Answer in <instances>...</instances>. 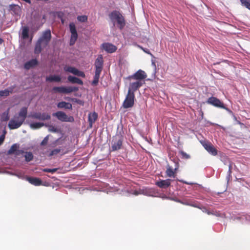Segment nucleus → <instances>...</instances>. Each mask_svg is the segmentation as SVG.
Instances as JSON below:
<instances>
[{"label":"nucleus","mask_w":250,"mask_h":250,"mask_svg":"<svg viewBox=\"0 0 250 250\" xmlns=\"http://www.w3.org/2000/svg\"><path fill=\"white\" fill-rule=\"evenodd\" d=\"M98 118V114L95 112L90 113L88 114V122L90 127H92L93 124L94 123Z\"/></svg>","instance_id":"obj_19"},{"label":"nucleus","mask_w":250,"mask_h":250,"mask_svg":"<svg viewBox=\"0 0 250 250\" xmlns=\"http://www.w3.org/2000/svg\"><path fill=\"white\" fill-rule=\"evenodd\" d=\"M37 64L38 61L36 59H32L24 63V67L25 69L29 70L37 65Z\"/></svg>","instance_id":"obj_20"},{"label":"nucleus","mask_w":250,"mask_h":250,"mask_svg":"<svg viewBox=\"0 0 250 250\" xmlns=\"http://www.w3.org/2000/svg\"><path fill=\"white\" fill-rule=\"evenodd\" d=\"M53 116L56 117L58 120L62 122H73L74 119L72 116H68L64 112L58 111L53 114Z\"/></svg>","instance_id":"obj_7"},{"label":"nucleus","mask_w":250,"mask_h":250,"mask_svg":"<svg viewBox=\"0 0 250 250\" xmlns=\"http://www.w3.org/2000/svg\"><path fill=\"white\" fill-rule=\"evenodd\" d=\"M170 183L171 180L168 179L166 180H161L159 181H157L155 184L160 188H166L170 185Z\"/></svg>","instance_id":"obj_15"},{"label":"nucleus","mask_w":250,"mask_h":250,"mask_svg":"<svg viewBox=\"0 0 250 250\" xmlns=\"http://www.w3.org/2000/svg\"><path fill=\"white\" fill-rule=\"evenodd\" d=\"M3 42V39H2L1 38H0V44H2Z\"/></svg>","instance_id":"obj_45"},{"label":"nucleus","mask_w":250,"mask_h":250,"mask_svg":"<svg viewBox=\"0 0 250 250\" xmlns=\"http://www.w3.org/2000/svg\"><path fill=\"white\" fill-rule=\"evenodd\" d=\"M152 64H153L154 66H155V62H152Z\"/></svg>","instance_id":"obj_47"},{"label":"nucleus","mask_w":250,"mask_h":250,"mask_svg":"<svg viewBox=\"0 0 250 250\" xmlns=\"http://www.w3.org/2000/svg\"><path fill=\"white\" fill-rule=\"evenodd\" d=\"M78 90V88L76 86H60L54 87L52 91L54 93L68 94L72 92H76Z\"/></svg>","instance_id":"obj_4"},{"label":"nucleus","mask_w":250,"mask_h":250,"mask_svg":"<svg viewBox=\"0 0 250 250\" xmlns=\"http://www.w3.org/2000/svg\"><path fill=\"white\" fill-rule=\"evenodd\" d=\"M19 148V145L17 144H14L11 146L10 148L7 151L8 155L15 154L17 150V149Z\"/></svg>","instance_id":"obj_27"},{"label":"nucleus","mask_w":250,"mask_h":250,"mask_svg":"<svg viewBox=\"0 0 250 250\" xmlns=\"http://www.w3.org/2000/svg\"><path fill=\"white\" fill-rule=\"evenodd\" d=\"M179 202L183 205L190 206V204L188 202H182V201H180Z\"/></svg>","instance_id":"obj_43"},{"label":"nucleus","mask_w":250,"mask_h":250,"mask_svg":"<svg viewBox=\"0 0 250 250\" xmlns=\"http://www.w3.org/2000/svg\"><path fill=\"white\" fill-rule=\"evenodd\" d=\"M24 157L25 161L28 162L32 160L33 158V155L32 153L30 152H26Z\"/></svg>","instance_id":"obj_32"},{"label":"nucleus","mask_w":250,"mask_h":250,"mask_svg":"<svg viewBox=\"0 0 250 250\" xmlns=\"http://www.w3.org/2000/svg\"><path fill=\"white\" fill-rule=\"evenodd\" d=\"M87 16L85 15L79 16L77 17V20L82 22H84L87 21Z\"/></svg>","instance_id":"obj_35"},{"label":"nucleus","mask_w":250,"mask_h":250,"mask_svg":"<svg viewBox=\"0 0 250 250\" xmlns=\"http://www.w3.org/2000/svg\"><path fill=\"white\" fill-rule=\"evenodd\" d=\"M64 149L62 148L61 147H60L59 148L54 149L53 150H51L49 154V156H53L57 155V154L61 153L62 155H63L65 154V152L63 151Z\"/></svg>","instance_id":"obj_25"},{"label":"nucleus","mask_w":250,"mask_h":250,"mask_svg":"<svg viewBox=\"0 0 250 250\" xmlns=\"http://www.w3.org/2000/svg\"><path fill=\"white\" fill-rule=\"evenodd\" d=\"M24 153L25 152L23 150L19 149V148H18L17 150H16V152L15 153V155L16 156H20L21 155H23Z\"/></svg>","instance_id":"obj_39"},{"label":"nucleus","mask_w":250,"mask_h":250,"mask_svg":"<svg viewBox=\"0 0 250 250\" xmlns=\"http://www.w3.org/2000/svg\"><path fill=\"white\" fill-rule=\"evenodd\" d=\"M44 125V124L43 123H32L30 125V126L32 128H40L42 126H43Z\"/></svg>","instance_id":"obj_34"},{"label":"nucleus","mask_w":250,"mask_h":250,"mask_svg":"<svg viewBox=\"0 0 250 250\" xmlns=\"http://www.w3.org/2000/svg\"><path fill=\"white\" fill-rule=\"evenodd\" d=\"M9 119L8 111L3 112L1 116V121L6 122Z\"/></svg>","instance_id":"obj_31"},{"label":"nucleus","mask_w":250,"mask_h":250,"mask_svg":"<svg viewBox=\"0 0 250 250\" xmlns=\"http://www.w3.org/2000/svg\"><path fill=\"white\" fill-rule=\"evenodd\" d=\"M64 70L66 72H68L72 73L74 75H77L79 77L85 78V75L83 72L77 69L74 67L65 66L64 67Z\"/></svg>","instance_id":"obj_11"},{"label":"nucleus","mask_w":250,"mask_h":250,"mask_svg":"<svg viewBox=\"0 0 250 250\" xmlns=\"http://www.w3.org/2000/svg\"><path fill=\"white\" fill-rule=\"evenodd\" d=\"M190 206L200 208L196 204H190Z\"/></svg>","instance_id":"obj_42"},{"label":"nucleus","mask_w":250,"mask_h":250,"mask_svg":"<svg viewBox=\"0 0 250 250\" xmlns=\"http://www.w3.org/2000/svg\"><path fill=\"white\" fill-rule=\"evenodd\" d=\"M46 81L60 82L61 81V78L58 75H50L46 78Z\"/></svg>","instance_id":"obj_26"},{"label":"nucleus","mask_w":250,"mask_h":250,"mask_svg":"<svg viewBox=\"0 0 250 250\" xmlns=\"http://www.w3.org/2000/svg\"><path fill=\"white\" fill-rule=\"evenodd\" d=\"M32 117L34 119L40 120H49L51 118L50 116L47 113H35L32 115Z\"/></svg>","instance_id":"obj_17"},{"label":"nucleus","mask_w":250,"mask_h":250,"mask_svg":"<svg viewBox=\"0 0 250 250\" xmlns=\"http://www.w3.org/2000/svg\"><path fill=\"white\" fill-rule=\"evenodd\" d=\"M242 5L250 10V0H240Z\"/></svg>","instance_id":"obj_33"},{"label":"nucleus","mask_w":250,"mask_h":250,"mask_svg":"<svg viewBox=\"0 0 250 250\" xmlns=\"http://www.w3.org/2000/svg\"><path fill=\"white\" fill-rule=\"evenodd\" d=\"M21 36L23 39H27L29 37V29L27 26H24L22 28Z\"/></svg>","instance_id":"obj_29"},{"label":"nucleus","mask_w":250,"mask_h":250,"mask_svg":"<svg viewBox=\"0 0 250 250\" xmlns=\"http://www.w3.org/2000/svg\"><path fill=\"white\" fill-rule=\"evenodd\" d=\"M68 81L72 83H78L80 85L83 84V82L76 77L69 76L68 77Z\"/></svg>","instance_id":"obj_23"},{"label":"nucleus","mask_w":250,"mask_h":250,"mask_svg":"<svg viewBox=\"0 0 250 250\" xmlns=\"http://www.w3.org/2000/svg\"><path fill=\"white\" fill-rule=\"evenodd\" d=\"M103 48L107 52L112 53L115 52L117 50V47L114 45L109 43H104L102 44Z\"/></svg>","instance_id":"obj_16"},{"label":"nucleus","mask_w":250,"mask_h":250,"mask_svg":"<svg viewBox=\"0 0 250 250\" xmlns=\"http://www.w3.org/2000/svg\"><path fill=\"white\" fill-rule=\"evenodd\" d=\"M6 133V130H4L3 131V134H4V136H5Z\"/></svg>","instance_id":"obj_46"},{"label":"nucleus","mask_w":250,"mask_h":250,"mask_svg":"<svg viewBox=\"0 0 250 250\" xmlns=\"http://www.w3.org/2000/svg\"><path fill=\"white\" fill-rule=\"evenodd\" d=\"M167 175L169 177H175V172L170 167H168L166 170Z\"/></svg>","instance_id":"obj_30"},{"label":"nucleus","mask_w":250,"mask_h":250,"mask_svg":"<svg viewBox=\"0 0 250 250\" xmlns=\"http://www.w3.org/2000/svg\"><path fill=\"white\" fill-rule=\"evenodd\" d=\"M143 83L142 82L136 81L135 82L131 83L129 84L128 92H130V93H134V92L141 87Z\"/></svg>","instance_id":"obj_13"},{"label":"nucleus","mask_w":250,"mask_h":250,"mask_svg":"<svg viewBox=\"0 0 250 250\" xmlns=\"http://www.w3.org/2000/svg\"><path fill=\"white\" fill-rule=\"evenodd\" d=\"M103 58L102 55L98 56L95 62V72L101 73L103 67Z\"/></svg>","instance_id":"obj_12"},{"label":"nucleus","mask_w":250,"mask_h":250,"mask_svg":"<svg viewBox=\"0 0 250 250\" xmlns=\"http://www.w3.org/2000/svg\"><path fill=\"white\" fill-rule=\"evenodd\" d=\"M147 77V75L146 73L141 70L139 69L137 72H136L133 75L129 76L127 77V79L128 80H135L137 81L142 82Z\"/></svg>","instance_id":"obj_6"},{"label":"nucleus","mask_w":250,"mask_h":250,"mask_svg":"<svg viewBox=\"0 0 250 250\" xmlns=\"http://www.w3.org/2000/svg\"><path fill=\"white\" fill-rule=\"evenodd\" d=\"M180 154L182 156V158L186 159H188L190 158L189 155L187 153H186L185 152H184L183 151H180Z\"/></svg>","instance_id":"obj_36"},{"label":"nucleus","mask_w":250,"mask_h":250,"mask_svg":"<svg viewBox=\"0 0 250 250\" xmlns=\"http://www.w3.org/2000/svg\"><path fill=\"white\" fill-rule=\"evenodd\" d=\"M135 94L127 92L125 99L123 102V106L125 108L132 107L134 104Z\"/></svg>","instance_id":"obj_5"},{"label":"nucleus","mask_w":250,"mask_h":250,"mask_svg":"<svg viewBox=\"0 0 250 250\" xmlns=\"http://www.w3.org/2000/svg\"><path fill=\"white\" fill-rule=\"evenodd\" d=\"M57 107L59 108H65L67 109H72V105L70 103L63 101L58 103L57 104Z\"/></svg>","instance_id":"obj_21"},{"label":"nucleus","mask_w":250,"mask_h":250,"mask_svg":"<svg viewBox=\"0 0 250 250\" xmlns=\"http://www.w3.org/2000/svg\"><path fill=\"white\" fill-rule=\"evenodd\" d=\"M207 103L217 107H220L225 109H227L224 104L221 102L220 100L214 97L209 98L208 99Z\"/></svg>","instance_id":"obj_10"},{"label":"nucleus","mask_w":250,"mask_h":250,"mask_svg":"<svg viewBox=\"0 0 250 250\" xmlns=\"http://www.w3.org/2000/svg\"><path fill=\"white\" fill-rule=\"evenodd\" d=\"M123 144V139L121 136L116 135L114 137L112 141V149L113 151H116L121 148Z\"/></svg>","instance_id":"obj_9"},{"label":"nucleus","mask_w":250,"mask_h":250,"mask_svg":"<svg viewBox=\"0 0 250 250\" xmlns=\"http://www.w3.org/2000/svg\"><path fill=\"white\" fill-rule=\"evenodd\" d=\"M62 23H63V22H64L63 20L62 19Z\"/></svg>","instance_id":"obj_48"},{"label":"nucleus","mask_w":250,"mask_h":250,"mask_svg":"<svg viewBox=\"0 0 250 250\" xmlns=\"http://www.w3.org/2000/svg\"><path fill=\"white\" fill-rule=\"evenodd\" d=\"M8 10L13 15H19L21 12V7L18 5L14 4L9 5Z\"/></svg>","instance_id":"obj_18"},{"label":"nucleus","mask_w":250,"mask_h":250,"mask_svg":"<svg viewBox=\"0 0 250 250\" xmlns=\"http://www.w3.org/2000/svg\"><path fill=\"white\" fill-rule=\"evenodd\" d=\"M5 137L4 134H2L0 136V146L2 145L4 141Z\"/></svg>","instance_id":"obj_40"},{"label":"nucleus","mask_w":250,"mask_h":250,"mask_svg":"<svg viewBox=\"0 0 250 250\" xmlns=\"http://www.w3.org/2000/svg\"><path fill=\"white\" fill-rule=\"evenodd\" d=\"M14 87H9L8 89H5L3 90L0 91V98L2 97H7L9 95L10 93H12Z\"/></svg>","instance_id":"obj_24"},{"label":"nucleus","mask_w":250,"mask_h":250,"mask_svg":"<svg viewBox=\"0 0 250 250\" xmlns=\"http://www.w3.org/2000/svg\"><path fill=\"white\" fill-rule=\"evenodd\" d=\"M109 17L115 25L117 23L118 27L122 30L125 25V21L122 14L118 11L114 10L109 14Z\"/></svg>","instance_id":"obj_3"},{"label":"nucleus","mask_w":250,"mask_h":250,"mask_svg":"<svg viewBox=\"0 0 250 250\" xmlns=\"http://www.w3.org/2000/svg\"><path fill=\"white\" fill-rule=\"evenodd\" d=\"M101 73L95 72V75L94 76L93 80L92 81L91 83V84L93 86H96L98 83H99V80L100 76Z\"/></svg>","instance_id":"obj_28"},{"label":"nucleus","mask_w":250,"mask_h":250,"mask_svg":"<svg viewBox=\"0 0 250 250\" xmlns=\"http://www.w3.org/2000/svg\"><path fill=\"white\" fill-rule=\"evenodd\" d=\"M27 114V108L23 107L20 110L18 115H15L8 124L10 129H15L20 127L24 122Z\"/></svg>","instance_id":"obj_2"},{"label":"nucleus","mask_w":250,"mask_h":250,"mask_svg":"<svg viewBox=\"0 0 250 250\" xmlns=\"http://www.w3.org/2000/svg\"><path fill=\"white\" fill-rule=\"evenodd\" d=\"M51 37L50 29L46 30L42 32L41 36L38 39L36 43L34 49L35 54H39L42 52V48H44L48 45L51 39Z\"/></svg>","instance_id":"obj_1"},{"label":"nucleus","mask_w":250,"mask_h":250,"mask_svg":"<svg viewBox=\"0 0 250 250\" xmlns=\"http://www.w3.org/2000/svg\"><path fill=\"white\" fill-rule=\"evenodd\" d=\"M204 148L211 155L216 156L217 154V150L210 143H207L203 144Z\"/></svg>","instance_id":"obj_14"},{"label":"nucleus","mask_w":250,"mask_h":250,"mask_svg":"<svg viewBox=\"0 0 250 250\" xmlns=\"http://www.w3.org/2000/svg\"><path fill=\"white\" fill-rule=\"evenodd\" d=\"M57 169H58L57 168H52V169L44 168L42 169V171L45 172H50V173H53L55 172L57 170Z\"/></svg>","instance_id":"obj_38"},{"label":"nucleus","mask_w":250,"mask_h":250,"mask_svg":"<svg viewBox=\"0 0 250 250\" xmlns=\"http://www.w3.org/2000/svg\"><path fill=\"white\" fill-rule=\"evenodd\" d=\"M204 209H205V210H203L204 212H205L206 213H207L208 215L212 214V213H211L206 208H204Z\"/></svg>","instance_id":"obj_44"},{"label":"nucleus","mask_w":250,"mask_h":250,"mask_svg":"<svg viewBox=\"0 0 250 250\" xmlns=\"http://www.w3.org/2000/svg\"><path fill=\"white\" fill-rule=\"evenodd\" d=\"M69 28L71 33L69 44L70 45H73L78 39V34L74 23H70L69 24Z\"/></svg>","instance_id":"obj_8"},{"label":"nucleus","mask_w":250,"mask_h":250,"mask_svg":"<svg viewBox=\"0 0 250 250\" xmlns=\"http://www.w3.org/2000/svg\"><path fill=\"white\" fill-rule=\"evenodd\" d=\"M231 167H232L231 164H229V171H228L229 175H230L232 172H231Z\"/></svg>","instance_id":"obj_41"},{"label":"nucleus","mask_w":250,"mask_h":250,"mask_svg":"<svg viewBox=\"0 0 250 250\" xmlns=\"http://www.w3.org/2000/svg\"><path fill=\"white\" fill-rule=\"evenodd\" d=\"M27 180L30 183L36 186H40L42 184V180L39 178L28 177Z\"/></svg>","instance_id":"obj_22"},{"label":"nucleus","mask_w":250,"mask_h":250,"mask_svg":"<svg viewBox=\"0 0 250 250\" xmlns=\"http://www.w3.org/2000/svg\"><path fill=\"white\" fill-rule=\"evenodd\" d=\"M48 140H49V136L47 135L45 137H44L43 140L42 141V142L41 143V146H44L46 145L47 144Z\"/></svg>","instance_id":"obj_37"}]
</instances>
